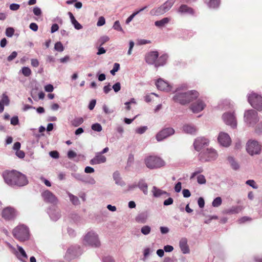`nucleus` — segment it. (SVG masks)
Returning <instances> with one entry per match:
<instances>
[{"label": "nucleus", "instance_id": "f257e3e1", "mask_svg": "<svg viewBox=\"0 0 262 262\" xmlns=\"http://www.w3.org/2000/svg\"><path fill=\"white\" fill-rule=\"evenodd\" d=\"M83 244L93 247H99L101 243L98 235L93 231L88 232L83 237Z\"/></svg>", "mask_w": 262, "mask_h": 262}, {"label": "nucleus", "instance_id": "f03ea898", "mask_svg": "<svg viewBox=\"0 0 262 262\" xmlns=\"http://www.w3.org/2000/svg\"><path fill=\"white\" fill-rule=\"evenodd\" d=\"M176 0H167L163 4L158 7H155L150 11L152 16H159L168 12L174 4Z\"/></svg>", "mask_w": 262, "mask_h": 262}, {"label": "nucleus", "instance_id": "7ed1b4c3", "mask_svg": "<svg viewBox=\"0 0 262 262\" xmlns=\"http://www.w3.org/2000/svg\"><path fill=\"white\" fill-rule=\"evenodd\" d=\"M145 163L149 169L159 168L165 165V163L161 158L150 156L145 159Z\"/></svg>", "mask_w": 262, "mask_h": 262}, {"label": "nucleus", "instance_id": "20e7f679", "mask_svg": "<svg viewBox=\"0 0 262 262\" xmlns=\"http://www.w3.org/2000/svg\"><path fill=\"white\" fill-rule=\"evenodd\" d=\"M13 236L20 241H25L29 238L28 228L24 225L15 227L13 230Z\"/></svg>", "mask_w": 262, "mask_h": 262}, {"label": "nucleus", "instance_id": "39448f33", "mask_svg": "<svg viewBox=\"0 0 262 262\" xmlns=\"http://www.w3.org/2000/svg\"><path fill=\"white\" fill-rule=\"evenodd\" d=\"M218 156L216 151L212 148L203 149L199 155V158L202 162L215 160Z\"/></svg>", "mask_w": 262, "mask_h": 262}, {"label": "nucleus", "instance_id": "423d86ee", "mask_svg": "<svg viewBox=\"0 0 262 262\" xmlns=\"http://www.w3.org/2000/svg\"><path fill=\"white\" fill-rule=\"evenodd\" d=\"M261 146L258 142L255 140H249L246 144V150L251 156L260 154Z\"/></svg>", "mask_w": 262, "mask_h": 262}, {"label": "nucleus", "instance_id": "0eeeda50", "mask_svg": "<svg viewBox=\"0 0 262 262\" xmlns=\"http://www.w3.org/2000/svg\"><path fill=\"white\" fill-rule=\"evenodd\" d=\"M248 100L251 106L258 111L262 110V96L252 93L248 96Z\"/></svg>", "mask_w": 262, "mask_h": 262}, {"label": "nucleus", "instance_id": "6e6552de", "mask_svg": "<svg viewBox=\"0 0 262 262\" xmlns=\"http://www.w3.org/2000/svg\"><path fill=\"white\" fill-rule=\"evenodd\" d=\"M244 120L249 126H254L259 120L257 113L253 110L246 111L244 114Z\"/></svg>", "mask_w": 262, "mask_h": 262}, {"label": "nucleus", "instance_id": "1a4fd4ad", "mask_svg": "<svg viewBox=\"0 0 262 262\" xmlns=\"http://www.w3.org/2000/svg\"><path fill=\"white\" fill-rule=\"evenodd\" d=\"M81 254L82 251L79 246H73L68 249L65 255V258L68 260H71L78 257Z\"/></svg>", "mask_w": 262, "mask_h": 262}, {"label": "nucleus", "instance_id": "9d476101", "mask_svg": "<svg viewBox=\"0 0 262 262\" xmlns=\"http://www.w3.org/2000/svg\"><path fill=\"white\" fill-rule=\"evenodd\" d=\"M222 119L225 123L232 128L237 126V121L234 112H226L222 115Z\"/></svg>", "mask_w": 262, "mask_h": 262}, {"label": "nucleus", "instance_id": "9b49d317", "mask_svg": "<svg viewBox=\"0 0 262 262\" xmlns=\"http://www.w3.org/2000/svg\"><path fill=\"white\" fill-rule=\"evenodd\" d=\"M17 172L15 170L4 172L3 176L5 183L11 186H15L16 179L18 178L16 175Z\"/></svg>", "mask_w": 262, "mask_h": 262}, {"label": "nucleus", "instance_id": "f8f14e48", "mask_svg": "<svg viewBox=\"0 0 262 262\" xmlns=\"http://www.w3.org/2000/svg\"><path fill=\"white\" fill-rule=\"evenodd\" d=\"M41 196L44 202L47 203L56 205L58 202L57 198L49 190L42 191Z\"/></svg>", "mask_w": 262, "mask_h": 262}, {"label": "nucleus", "instance_id": "ddd939ff", "mask_svg": "<svg viewBox=\"0 0 262 262\" xmlns=\"http://www.w3.org/2000/svg\"><path fill=\"white\" fill-rule=\"evenodd\" d=\"M175 131L173 128H165L162 129L156 135V138L158 142H160L169 136L173 135Z\"/></svg>", "mask_w": 262, "mask_h": 262}, {"label": "nucleus", "instance_id": "4468645a", "mask_svg": "<svg viewBox=\"0 0 262 262\" xmlns=\"http://www.w3.org/2000/svg\"><path fill=\"white\" fill-rule=\"evenodd\" d=\"M217 140L220 144L224 147L229 146L231 143L229 135L225 132H221L219 134Z\"/></svg>", "mask_w": 262, "mask_h": 262}, {"label": "nucleus", "instance_id": "2eb2a0df", "mask_svg": "<svg viewBox=\"0 0 262 262\" xmlns=\"http://www.w3.org/2000/svg\"><path fill=\"white\" fill-rule=\"evenodd\" d=\"M208 139L204 137L196 138L193 143L194 147L197 151H200L209 145Z\"/></svg>", "mask_w": 262, "mask_h": 262}, {"label": "nucleus", "instance_id": "dca6fc26", "mask_svg": "<svg viewBox=\"0 0 262 262\" xmlns=\"http://www.w3.org/2000/svg\"><path fill=\"white\" fill-rule=\"evenodd\" d=\"M16 211L14 208L11 207H7L3 209L2 215L6 220H11L16 216Z\"/></svg>", "mask_w": 262, "mask_h": 262}, {"label": "nucleus", "instance_id": "f3484780", "mask_svg": "<svg viewBox=\"0 0 262 262\" xmlns=\"http://www.w3.org/2000/svg\"><path fill=\"white\" fill-rule=\"evenodd\" d=\"M189 94L185 93H177L173 97L175 102H178L182 105L189 103Z\"/></svg>", "mask_w": 262, "mask_h": 262}, {"label": "nucleus", "instance_id": "a211bd4d", "mask_svg": "<svg viewBox=\"0 0 262 262\" xmlns=\"http://www.w3.org/2000/svg\"><path fill=\"white\" fill-rule=\"evenodd\" d=\"M156 85L157 89L160 91L168 92L171 90V86L168 83L161 78L157 80Z\"/></svg>", "mask_w": 262, "mask_h": 262}, {"label": "nucleus", "instance_id": "6ab92c4d", "mask_svg": "<svg viewBox=\"0 0 262 262\" xmlns=\"http://www.w3.org/2000/svg\"><path fill=\"white\" fill-rule=\"evenodd\" d=\"M205 107L204 102L200 100H198L191 105V110L194 113H198L204 110Z\"/></svg>", "mask_w": 262, "mask_h": 262}, {"label": "nucleus", "instance_id": "aec40b11", "mask_svg": "<svg viewBox=\"0 0 262 262\" xmlns=\"http://www.w3.org/2000/svg\"><path fill=\"white\" fill-rule=\"evenodd\" d=\"M159 53L157 51L149 52L145 57L146 62L149 64H153L156 63L158 58Z\"/></svg>", "mask_w": 262, "mask_h": 262}, {"label": "nucleus", "instance_id": "412c9836", "mask_svg": "<svg viewBox=\"0 0 262 262\" xmlns=\"http://www.w3.org/2000/svg\"><path fill=\"white\" fill-rule=\"evenodd\" d=\"M178 12L181 14L193 15L195 13V11L191 7L186 5L183 4L180 6L178 10Z\"/></svg>", "mask_w": 262, "mask_h": 262}, {"label": "nucleus", "instance_id": "4be33fe9", "mask_svg": "<svg viewBox=\"0 0 262 262\" xmlns=\"http://www.w3.org/2000/svg\"><path fill=\"white\" fill-rule=\"evenodd\" d=\"M106 158L104 156L101 155L99 152L96 154L95 156L90 160L91 165H97L106 162Z\"/></svg>", "mask_w": 262, "mask_h": 262}, {"label": "nucleus", "instance_id": "5701e85b", "mask_svg": "<svg viewBox=\"0 0 262 262\" xmlns=\"http://www.w3.org/2000/svg\"><path fill=\"white\" fill-rule=\"evenodd\" d=\"M16 175L18 178L16 179L15 186L20 187L25 186L28 184V181L25 174L17 171Z\"/></svg>", "mask_w": 262, "mask_h": 262}, {"label": "nucleus", "instance_id": "b1692460", "mask_svg": "<svg viewBox=\"0 0 262 262\" xmlns=\"http://www.w3.org/2000/svg\"><path fill=\"white\" fill-rule=\"evenodd\" d=\"M187 243V239L185 237L181 238L179 241V247L183 254H188L190 253V249Z\"/></svg>", "mask_w": 262, "mask_h": 262}, {"label": "nucleus", "instance_id": "393cba45", "mask_svg": "<svg viewBox=\"0 0 262 262\" xmlns=\"http://www.w3.org/2000/svg\"><path fill=\"white\" fill-rule=\"evenodd\" d=\"M151 192L153 196L155 198H159L163 195H165V198L169 196L170 194L167 192L164 191L156 186H153Z\"/></svg>", "mask_w": 262, "mask_h": 262}, {"label": "nucleus", "instance_id": "a878e982", "mask_svg": "<svg viewBox=\"0 0 262 262\" xmlns=\"http://www.w3.org/2000/svg\"><path fill=\"white\" fill-rule=\"evenodd\" d=\"M48 213L51 219L54 221H57L61 217L60 211L58 209H50Z\"/></svg>", "mask_w": 262, "mask_h": 262}, {"label": "nucleus", "instance_id": "bb28decb", "mask_svg": "<svg viewBox=\"0 0 262 262\" xmlns=\"http://www.w3.org/2000/svg\"><path fill=\"white\" fill-rule=\"evenodd\" d=\"M10 100L8 96L4 93L2 94V99L0 100V113L3 112L4 106H8L9 104Z\"/></svg>", "mask_w": 262, "mask_h": 262}, {"label": "nucleus", "instance_id": "cd10ccee", "mask_svg": "<svg viewBox=\"0 0 262 262\" xmlns=\"http://www.w3.org/2000/svg\"><path fill=\"white\" fill-rule=\"evenodd\" d=\"M68 15L70 17L71 22L74 26L75 29L76 30L81 29L82 28V25L80 24H79L78 22V21L75 19L73 14L71 12H69Z\"/></svg>", "mask_w": 262, "mask_h": 262}, {"label": "nucleus", "instance_id": "c85d7f7f", "mask_svg": "<svg viewBox=\"0 0 262 262\" xmlns=\"http://www.w3.org/2000/svg\"><path fill=\"white\" fill-rule=\"evenodd\" d=\"M148 218V215L147 213L142 212L139 214L136 217V221L139 223L144 224L147 221Z\"/></svg>", "mask_w": 262, "mask_h": 262}, {"label": "nucleus", "instance_id": "c756f323", "mask_svg": "<svg viewBox=\"0 0 262 262\" xmlns=\"http://www.w3.org/2000/svg\"><path fill=\"white\" fill-rule=\"evenodd\" d=\"M137 186L143 191L144 194H147L148 186L144 180H140L138 182Z\"/></svg>", "mask_w": 262, "mask_h": 262}, {"label": "nucleus", "instance_id": "7c9ffc66", "mask_svg": "<svg viewBox=\"0 0 262 262\" xmlns=\"http://www.w3.org/2000/svg\"><path fill=\"white\" fill-rule=\"evenodd\" d=\"M183 130L185 133L193 134L195 133L196 129L195 127L192 125L185 124L183 126Z\"/></svg>", "mask_w": 262, "mask_h": 262}, {"label": "nucleus", "instance_id": "2f4dec72", "mask_svg": "<svg viewBox=\"0 0 262 262\" xmlns=\"http://www.w3.org/2000/svg\"><path fill=\"white\" fill-rule=\"evenodd\" d=\"M167 59V55L166 54L162 55L157 60L155 63V67L158 68L160 66H164Z\"/></svg>", "mask_w": 262, "mask_h": 262}, {"label": "nucleus", "instance_id": "473e14b6", "mask_svg": "<svg viewBox=\"0 0 262 262\" xmlns=\"http://www.w3.org/2000/svg\"><path fill=\"white\" fill-rule=\"evenodd\" d=\"M113 178L115 181V183L118 185L123 186H124L125 183V182L122 180L121 178L120 177V174L118 172H115L113 174Z\"/></svg>", "mask_w": 262, "mask_h": 262}, {"label": "nucleus", "instance_id": "72a5a7b5", "mask_svg": "<svg viewBox=\"0 0 262 262\" xmlns=\"http://www.w3.org/2000/svg\"><path fill=\"white\" fill-rule=\"evenodd\" d=\"M170 21V19L168 17H164L163 19L157 20L155 22V25L156 26L161 28L165 26L166 24H167Z\"/></svg>", "mask_w": 262, "mask_h": 262}, {"label": "nucleus", "instance_id": "f704fd0d", "mask_svg": "<svg viewBox=\"0 0 262 262\" xmlns=\"http://www.w3.org/2000/svg\"><path fill=\"white\" fill-rule=\"evenodd\" d=\"M207 4L209 8L215 9L219 7L220 5V0H209Z\"/></svg>", "mask_w": 262, "mask_h": 262}, {"label": "nucleus", "instance_id": "c9c22d12", "mask_svg": "<svg viewBox=\"0 0 262 262\" xmlns=\"http://www.w3.org/2000/svg\"><path fill=\"white\" fill-rule=\"evenodd\" d=\"M228 161L230 166L234 170H237L239 169V166L238 164L235 161L234 159L232 157L228 158Z\"/></svg>", "mask_w": 262, "mask_h": 262}, {"label": "nucleus", "instance_id": "e433bc0d", "mask_svg": "<svg viewBox=\"0 0 262 262\" xmlns=\"http://www.w3.org/2000/svg\"><path fill=\"white\" fill-rule=\"evenodd\" d=\"M186 94H189V96L187 97L189 99V103L197 98L199 96L198 92L195 91H190L186 92Z\"/></svg>", "mask_w": 262, "mask_h": 262}, {"label": "nucleus", "instance_id": "4c0bfd02", "mask_svg": "<svg viewBox=\"0 0 262 262\" xmlns=\"http://www.w3.org/2000/svg\"><path fill=\"white\" fill-rule=\"evenodd\" d=\"M70 200L74 205H78L80 204V201L78 198L69 192H68Z\"/></svg>", "mask_w": 262, "mask_h": 262}, {"label": "nucleus", "instance_id": "58836bf2", "mask_svg": "<svg viewBox=\"0 0 262 262\" xmlns=\"http://www.w3.org/2000/svg\"><path fill=\"white\" fill-rule=\"evenodd\" d=\"M241 210L242 208L240 206H232L226 210V213L228 214H235L239 213Z\"/></svg>", "mask_w": 262, "mask_h": 262}, {"label": "nucleus", "instance_id": "ea45409f", "mask_svg": "<svg viewBox=\"0 0 262 262\" xmlns=\"http://www.w3.org/2000/svg\"><path fill=\"white\" fill-rule=\"evenodd\" d=\"M83 119L82 117L75 118L71 121V125L75 127H77L81 125L83 122Z\"/></svg>", "mask_w": 262, "mask_h": 262}, {"label": "nucleus", "instance_id": "a19ab883", "mask_svg": "<svg viewBox=\"0 0 262 262\" xmlns=\"http://www.w3.org/2000/svg\"><path fill=\"white\" fill-rule=\"evenodd\" d=\"M151 228L148 225H144L141 228V232L144 235H148L151 232Z\"/></svg>", "mask_w": 262, "mask_h": 262}, {"label": "nucleus", "instance_id": "79ce46f5", "mask_svg": "<svg viewBox=\"0 0 262 262\" xmlns=\"http://www.w3.org/2000/svg\"><path fill=\"white\" fill-rule=\"evenodd\" d=\"M222 203V198L220 196L215 198L212 202V205L214 207H219Z\"/></svg>", "mask_w": 262, "mask_h": 262}, {"label": "nucleus", "instance_id": "37998d69", "mask_svg": "<svg viewBox=\"0 0 262 262\" xmlns=\"http://www.w3.org/2000/svg\"><path fill=\"white\" fill-rule=\"evenodd\" d=\"M22 74L26 77H29L31 75L32 72L31 69L27 67H24L21 69Z\"/></svg>", "mask_w": 262, "mask_h": 262}, {"label": "nucleus", "instance_id": "c03bdc74", "mask_svg": "<svg viewBox=\"0 0 262 262\" xmlns=\"http://www.w3.org/2000/svg\"><path fill=\"white\" fill-rule=\"evenodd\" d=\"M203 171V169L202 167H199L196 168L195 171L192 172L190 177V179L192 180L196 176L199 175Z\"/></svg>", "mask_w": 262, "mask_h": 262}, {"label": "nucleus", "instance_id": "a18cd8bd", "mask_svg": "<svg viewBox=\"0 0 262 262\" xmlns=\"http://www.w3.org/2000/svg\"><path fill=\"white\" fill-rule=\"evenodd\" d=\"M197 182L199 184H205L206 183L205 177L203 174H199L197 176Z\"/></svg>", "mask_w": 262, "mask_h": 262}, {"label": "nucleus", "instance_id": "49530a36", "mask_svg": "<svg viewBox=\"0 0 262 262\" xmlns=\"http://www.w3.org/2000/svg\"><path fill=\"white\" fill-rule=\"evenodd\" d=\"M113 28L114 30L123 32V30L122 29L119 20L115 21Z\"/></svg>", "mask_w": 262, "mask_h": 262}, {"label": "nucleus", "instance_id": "de8ad7c7", "mask_svg": "<svg viewBox=\"0 0 262 262\" xmlns=\"http://www.w3.org/2000/svg\"><path fill=\"white\" fill-rule=\"evenodd\" d=\"M92 129L98 132H100L102 130V127L100 124L96 123L92 124L91 126Z\"/></svg>", "mask_w": 262, "mask_h": 262}, {"label": "nucleus", "instance_id": "09e8293b", "mask_svg": "<svg viewBox=\"0 0 262 262\" xmlns=\"http://www.w3.org/2000/svg\"><path fill=\"white\" fill-rule=\"evenodd\" d=\"M54 49L58 52H62L64 50V47L60 41H58L55 44Z\"/></svg>", "mask_w": 262, "mask_h": 262}, {"label": "nucleus", "instance_id": "8fccbe9b", "mask_svg": "<svg viewBox=\"0 0 262 262\" xmlns=\"http://www.w3.org/2000/svg\"><path fill=\"white\" fill-rule=\"evenodd\" d=\"M109 39H110V38L108 36L104 35V36H101L99 38V39L98 40V42L99 43L100 46H102L104 43H105L106 42L108 41Z\"/></svg>", "mask_w": 262, "mask_h": 262}, {"label": "nucleus", "instance_id": "3c124183", "mask_svg": "<svg viewBox=\"0 0 262 262\" xmlns=\"http://www.w3.org/2000/svg\"><path fill=\"white\" fill-rule=\"evenodd\" d=\"M14 33V29L13 28L9 27L6 30V35L7 36L11 37H12Z\"/></svg>", "mask_w": 262, "mask_h": 262}, {"label": "nucleus", "instance_id": "603ef678", "mask_svg": "<svg viewBox=\"0 0 262 262\" xmlns=\"http://www.w3.org/2000/svg\"><path fill=\"white\" fill-rule=\"evenodd\" d=\"M120 69V64L118 63H115L113 66V69L111 70L110 73L112 75H114L116 72Z\"/></svg>", "mask_w": 262, "mask_h": 262}, {"label": "nucleus", "instance_id": "864d4df0", "mask_svg": "<svg viewBox=\"0 0 262 262\" xmlns=\"http://www.w3.org/2000/svg\"><path fill=\"white\" fill-rule=\"evenodd\" d=\"M147 126H142L136 129V133L139 134H142L147 130Z\"/></svg>", "mask_w": 262, "mask_h": 262}, {"label": "nucleus", "instance_id": "5fc2aeb1", "mask_svg": "<svg viewBox=\"0 0 262 262\" xmlns=\"http://www.w3.org/2000/svg\"><path fill=\"white\" fill-rule=\"evenodd\" d=\"M17 247L18 250L20 252L21 256L23 258H27V255L25 251L24 250V249L21 247L19 246L18 245H17Z\"/></svg>", "mask_w": 262, "mask_h": 262}, {"label": "nucleus", "instance_id": "6e6d98bb", "mask_svg": "<svg viewBox=\"0 0 262 262\" xmlns=\"http://www.w3.org/2000/svg\"><path fill=\"white\" fill-rule=\"evenodd\" d=\"M105 23V19L103 16H101L98 18V20L97 23V26L98 27L104 25Z\"/></svg>", "mask_w": 262, "mask_h": 262}, {"label": "nucleus", "instance_id": "4d7b16f0", "mask_svg": "<svg viewBox=\"0 0 262 262\" xmlns=\"http://www.w3.org/2000/svg\"><path fill=\"white\" fill-rule=\"evenodd\" d=\"M112 88L113 89L115 92H116V93L118 92L121 89L120 83L119 82H116L115 84H114L113 85Z\"/></svg>", "mask_w": 262, "mask_h": 262}, {"label": "nucleus", "instance_id": "13d9d810", "mask_svg": "<svg viewBox=\"0 0 262 262\" xmlns=\"http://www.w3.org/2000/svg\"><path fill=\"white\" fill-rule=\"evenodd\" d=\"M17 55V53L16 51H13L8 57L7 60L8 61H11L14 58L16 57Z\"/></svg>", "mask_w": 262, "mask_h": 262}, {"label": "nucleus", "instance_id": "bf43d9fd", "mask_svg": "<svg viewBox=\"0 0 262 262\" xmlns=\"http://www.w3.org/2000/svg\"><path fill=\"white\" fill-rule=\"evenodd\" d=\"M49 155L54 159H58L59 157L58 152L56 150L50 151L49 152Z\"/></svg>", "mask_w": 262, "mask_h": 262}, {"label": "nucleus", "instance_id": "052dcab7", "mask_svg": "<svg viewBox=\"0 0 262 262\" xmlns=\"http://www.w3.org/2000/svg\"><path fill=\"white\" fill-rule=\"evenodd\" d=\"M67 156L69 159H73L76 157L77 154L75 151L71 150L68 152Z\"/></svg>", "mask_w": 262, "mask_h": 262}, {"label": "nucleus", "instance_id": "680f3d73", "mask_svg": "<svg viewBox=\"0 0 262 262\" xmlns=\"http://www.w3.org/2000/svg\"><path fill=\"white\" fill-rule=\"evenodd\" d=\"M31 64L33 67H38L39 64V61L37 59L32 58L31 59Z\"/></svg>", "mask_w": 262, "mask_h": 262}, {"label": "nucleus", "instance_id": "e2e57ef3", "mask_svg": "<svg viewBox=\"0 0 262 262\" xmlns=\"http://www.w3.org/2000/svg\"><path fill=\"white\" fill-rule=\"evenodd\" d=\"M33 11L34 14L36 16H40L42 13L41 9L38 7H34Z\"/></svg>", "mask_w": 262, "mask_h": 262}, {"label": "nucleus", "instance_id": "0e129e2a", "mask_svg": "<svg viewBox=\"0 0 262 262\" xmlns=\"http://www.w3.org/2000/svg\"><path fill=\"white\" fill-rule=\"evenodd\" d=\"M19 120L17 116H14L11 119V124L13 125H16L18 124Z\"/></svg>", "mask_w": 262, "mask_h": 262}, {"label": "nucleus", "instance_id": "69168bd1", "mask_svg": "<svg viewBox=\"0 0 262 262\" xmlns=\"http://www.w3.org/2000/svg\"><path fill=\"white\" fill-rule=\"evenodd\" d=\"M16 155L20 159H23L25 156V154L23 150H18L15 152Z\"/></svg>", "mask_w": 262, "mask_h": 262}, {"label": "nucleus", "instance_id": "338daca9", "mask_svg": "<svg viewBox=\"0 0 262 262\" xmlns=\"http://www.w3.org/2000/svg\"><path fill=\"white\" fill-rule=\"evenodd\" d=\"M173 202V200L171 198H169L167 200H165L163 202V205L164 206H168L172 204Z\"/></svg>", "mask_w": 262, "mask_h": 262}, {"label": "nucleus", "instance_id": "774afa93", "mask_svg": "<svg viewBox=\"0 0 262 262\" xmlns=\"http://www.w3.org/2000/svg\"><path fill=\"white\" fill-rule=\"evenodd\" d=\"M53 90L54 87L51 84H47L45 86V90L47 92H52L53 91Z\"/></svg>", "mask_w": 262, "mask_h": 262}]
</instances>
